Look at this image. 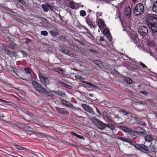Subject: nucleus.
<instances>
[{
    "label": "nucleus",
    "instance_id": "28",
    "mask_svg": "<svg viewBox=\"0 0 157 157\" xmlns=\"http://www.w3.org/2000/svg\"><path fill=\"white\" fill-rule=\"evenodd\" d=\"M42 7L44 10L45 12L48 11V4L47 5L43 4L42 5Z\"/></svg>",
    "mask_w": 157,
    "mask_h": 157
},
{
    "label": "nucleus",
    "instance_id": "56",
    "mask_svg": "<svg viewBox=\"0 0 157 157\" xmlns=\"http://www.w3.org/2000/svg\"><path fill=\"white\" fill-rule=\"evenodd\" d=\"M76 137H77L78 138L80 139H83V137L82 136H81V135H78Z\"/></svg>",
    "mask_w": 157,
    "mask_h": 157
},
{
    "label": "nucleus",
    "instance_id": "53",
    "mask_svg": "<svg viewBox=\"0 0 157 157\" xmlns=\"http://www.w3.org/2000/svg\"><path fill=\"white\" fill-rule=\"evenodd\" d=\"M52 92H54L56 94L58 95H59L61 93L59 91H53Z\"/></svg>",
    "mask_w": 157,
    "mask_h": 157
},
{
    "label": "nucleus",
    "instance_id": "40",
    "mask_svg": "<svg viewBox=\"0 0 157 157\" xmlns=\"http://www.w3.org/2000/svg\"><path fill=\"white\" fill-rule=\"evenodd\" d=\"M106 118L107 120L110 123L112 122L113 123V121L111 117L109 116H107L106 117Z\"/></svg>",
    "mask_w": 157,
    "mask_h": 157
},
{
    "label": "nucleus",
    "instance_id": "25",
    "mask_svg": "<svg viewBox=\"0 0 157 157\" xmlns=\"http://www.w3.org/2000/svg\"><path fill=\"white\" fill-rule=\"evenodd\" d=\"M107 127L112 130H114L115 128L113 124H105V129Z\"/></svg>",
    "mask_w": 157,
    "mask_h": 157
},
{
    "label": "nucleus",
    "instance_id": "14",
    "mask_svg": "<svg viewBox=\"0 0 157 157\" xmlns=\"http://www.w3.org/2000/svg\"><path fill=\"white\" fill-rule=\"evenodd\" d=\"M62 104L64 106L71 107H73V105L69 101H67L64 99H61L60 100Z\"/></svg>",
    "mask_w": 157,
    "mask_h": 157
},
{
    "label": "nucleus",
    "instance_id": "18",
    "mask_svg": "<svg viewBox=\"0 0 157 157\" xmlns=\"http://www.w3.org/2000/svg\"><path fill=\"white\" fill-rule=\"evenodd\" d=\"M105 123L100 121L96 126L99 129L103 130L105 129Z\"/></svg>",
    "mask_w": 157,
    "mask_h": 157
},
{
    "label": "nucleus",
    "instance_id": "50",
    "mask_svg": "<svg viewBox=\"0 0 157 157\" xmlns=\"http://www.w3.org/2000/svg\"><path fill=\"white\" fill-rule=\"evenodd\" d=\"M101 16V13H97V20H102L101 18H98L99 17Z\"/></svg>",
    "mask_w": 157,
    "mask_h": 157
},
{
    "label": "nucleus",
    "instance_id": "41",
    "mask_svg": "<svg viewBox=\"0 0 157 157\" xmlns=\"http://www.w3.org/2000/svg\"><path fill=\"white\" fill-rule=\"evenodd\" d=\"M50 9L51 11H54L55 9V6L54 5H50L48 4V9Z\"/></svg>",
    "mask_w": 157,
    "mask_h": 157
},
{
    "label": "nucleus",
    "instance_id": "46",
    "mask_svg": "<svg viewBox=\"0 0 157 157\" xmlns=\"http://www.w3.org/2000/svg\"><path fill=\"white\" fill-rule=\"evenodd\" d=\"M20 51L22 54L23 57H26L27 56V54L26 52L23 50H20Z\"/></svg>",
    "mask_w": 157,
    "mask_h": 157
},
{
    "label": "nucleus",
    "instance_id": "63",
    "mask_svg": "<svg viewBox=\"0 0 157 157\" xmlns=\"http://www.w3.org/2000/svg\"><path fill=\"white\" fill-rule=\"evenodd\" d=\"M8 47L11 49H13L14 48L13 46L11 45V44H9L8 45Z\"/></svg>",
    "mask_w": 157,
    "mask_h": 157
},
{
    "label": "nucleus",
    "instance_id": "51",
    "mask_svg": "<svg viewBox=\"0 0 157 157\" xmlns=\"http://www.w3.org/2000/svg\"><path fill=\"white\" fill-rule=\"evenodd\" d=\"M140 65L143 68H147V67L143 63L141 62H140Z\"/></svg>",
    "mask_w": 157,
    "mask_h": 157
},
{
    "label": "nucleus",
    "instance_id": "24",
    "mask_svg": "<svg viewBox=\"0 0 157 157\" xmlns=\"http://www.w3.org/2000/svg\"><path fill=\"white\" fill-rule=\"evenodd\" d=\"M145 139L146 141L147 142L152 141V137L151 135H148L145 136Z\"/></svg>",
    "mask_w": 157,
    "mask_h": 157
},
{
    "label": "nucleus",
    "instance_id": "34",
    "mask_svg": "<svg viewBox=\"0 0 157 157\" xmlns=\"http://www.w3.org/2000/svg\"><path fill=\"white\" fill-rule=\"evenodd\" d=\"M137 120V121L136 122V123H137L141 125H146V124L145 122L140 121L139 119Z\"/></svg>",
    "mask_w": 157,
    "mask_h": 157
},
{
    "label": "nucleus",
    "instance_id": "57",
    "mask_svg": "<svg viewBox=\"0 0 157 157\" xmlns=\"http://www.w3.org/2000/svg\"><path fill=\"white\" fill-rule=\"evenodd\" d=\"M100 41H104V37L103 36H101L100 37L99 39Z\"/></svg>",
    "mask_w": 157,
    "mask_h": 157
},
{
    "label": "nucleus",
    "instance_id": "13",
    "mask_svg": "<svg viewBox=\"0 0 157 157\" xmlns=\"http://www.w3.org/2000/svg\"><path fill=\"white\" fill-rule=\"evenodd\" d=\"M130 37L135 44H137L139 41V39L136 33H132Z\"/></svg>",
    "mask_w": 157,
    "mask_h": 157
},
{
    "label": "nucleus",
    "instance_id": "1",
    "mask_svg": "<svg viewBox=\"0 0 157 157\" xmlns=\"http://www.w3.org/2000/svg\"><path fill=\"white\" fill-rule=\"evenodd\" d=\"M32 84L34 88L39 93L44 94L46 90L41 84L36 82H32Z\"/></svg>",
    "mask_w": 157,
    "mask_h": 157
},
{
    "label": "nucleus",
    "instance_id": "37",
    "mask_svg": "<svg viewBox=\"0 0 157 157\" xmlns=\"http://www.w3.org/2000/svg\"><path fill=\"white\" fill-rule=\"evenodd\" d=\"M126 142L128 143L129 144L132 145L133 146L135 145L133 144V141L131 140L129 138H127V140Z\"/></svg>",
    "mask_w": 157,
    "mask_h": 157
},
{
    "label": "nucleus",
    "instance_id": "36",
    "mask_svg": "<svg viewBox=\"0 0 157 157\" xmlns=\"http://www.w3.org/2000/svg\"><path fill=\"white\" fill-rule=\"evenodd\" d=\"M156 149V147L154 145H152L150 147V150L152 152H154Z\"/></svg>",
    "mask_w": 157,
    "mask_h": 157
},
{
    "label": "nucleus",
    "instance_id": "45",
    "mask_svg": "<svg viewBox=\"0 0 157 157\" xmlns=\"http://www.w3.org/2000/svg\"><path fill=\"white\" fill-rule=\"evenodd\" d=\"M94 63L96 64L98 66H100V65L102 63V62L99 60H95Z\"/></svg>",
    "mask_w": 157,
    "mask_h": 157
},
{
    "label": "nucleus",
    "instance_id": "12",
    "mask_svg": "<svg viewBox=\"0 0 157 157\" xmlns=\"http://www.w3.org/2000/svg\"><path fill=\"white\" fill-rule=\"evenodd\" d=\"M81 106L84 109L90 113L92 114H95L92 108L89 105L85 104H82Z\"/></svg>",
    "mask_w": 157,
    "mask_h": 157
},
{
    "label": "nucleus",
    "instance_id": "61",
    "mask_svg": "<svg viewBox=\"0 0 157 157\" xmlns=\"http://www.w3.org/2000/svg\"><path fill=\"white\" fill-rule=\"evenodd\" d=\"M65 95V94L64 93H61V92L60 94L59 95L62 96L63 97H64Z\"/></svg>",
    "mask_w": 157,
    "mask_h": 157
},
{
    "label": "nucleus",
    "instance_id": "30",
    "mask_svg": "<svg viewBox=\"0 0 157 157\" xmlns=\"http://www.w3.org/2000/svg\"><path fill=\"white\" fill-rule=\"evenodd\" d=\"M153 10L155 12H157V1L154 4L152 7Z\"/></svg>",
    "mask_w": 157,
    "mask_h": 157
},
{
    "label": "nucleus",
    "instance_id": "17",
    "mask_svg": "<svg viewBox=\"0 0 157 157\" xmlns=\"http://www.w3.org/2000/svg\"><path fill=\"white\" fill-rule=\"evenodd\" d=\"M136 129L137 130L136 132L138 134H142L144 135H146V134L147 132L144 129L140 127H137Z\"/></svg>",
    "mask_w": 157,
    "mask_h": 157
},
{
    "label": "nucleus",
    "instance_id": "64",
    "mask_svg": "<svg viewBox=\"0 0 157 157\" xmlns=\"http://www.w3.org/2000/svg\"><path fill=\"white\" fill-rule=\"evenodd\" d=\"M39 135L42 136H44L45 135L44 133L41 132H40L39 133Z\"/></svg>",
    "mask_w": 157,
    "mask_h": 157
},
{
    "label": "nucleus",
    "instance_id": "33",
    "mask_svg": "<svg viewBox=\"0 0 157 157\" xmlns=\"http://www.w3.org/2000/svg\"><path fill=\"white\" fill-rule=\"evenodd\" d=\"M117 139L126 142L127 140V138H126V137L121 136L117 137Z\"/></svg>",
    "mask_w": 157,
    "mask_h": 157
},
{
    "label": "nucleus",
    "instance_id": "43",
    "mask_svg": "<svg viewBox=\"0 0 157 157\" xmlns=\"http://www.w3.org/2000/svg\"><path fill=\"white\" fill-rule=\"evenodd\" d=\"M80 14L81 16L83 17L86 14V12L83 10H81L80 11Z\"/></svg>",
    "mask_w": 157,
    "mask_h": 157
},
{
    "label": "nucleus",
    "instance_id": "62",
    "mask_svg": "<svg viewBox=\"0 0 157 157\" xmlns=\"http://www.w3.org/2000/svg\"><path fill=\"white\" fill-rule=\"evenodd\" d=\"M139 103L140 104H142L143 105L145 104V102L142 101H140L139 102Z\"/></svg>",
    "mask_w": 157,
    "mask_h": 157
},
{
    "label": "nucleus",
    "instance_id": "29",
    "mask_svg": "<svg viewBox=\"0 0 157 157\" xmlns=\"http://www.w3.org/2000/svg\"><path fill=\"white\" fill-rule=\"evenodd\" d=\"M13 145L18 150H27V149L25 148H24L22 147H21L18 145L16 144H14Z\"/></svg>",
    "mask_w": 157,
    "mask_h": 157
},
{
    "label": "nucleus",
    "instance_id": "10",
    "mask_svg": "<svg viewBox=\"0 0 157 157\" xmlns=\"http://www.w3.org/2000/svg\"><path fill=\"white\" fill-rule=\"evenodd\" d=\"M124 14L126 19L129 18L131 14V9L129 6H128L125 8Z\"/></svg>",
    "mask_w": 157,
    "mask_h": 157
},
{
    "label": "nucleus",
    "instance_id": "21",
    "mask_svg": "<svg viewBox=\"0 0 157 157\" xmlns=\"http://www.w3.org/2000/svg\"><path fill=\"white\" fill-rule=\"evenodd\" d=\"M83 83L87 85L88 86H87V87L88 88H91V87H94L95 89L98 88V87L97 86L94 85L93 84L89 82H88L84 81Z\"/></svg>",
    "mask_w": 157,
    "mask_h": 157
},
{
    "label": "nucleus",
    "instance_id": "47",
    "mask_svg": "<svg viewBox=\"0 0 157 157\" xmlns=\"http://www.w3.org/2000/svg\"><path fill=\"white\" fill-rule=\"evenodd\" d=\"M119 112H122V113H123L124 114V115H127V114H128V113L126 111H125L124 110H122V109H121V110H120L119 111Z\"/></svg>",
    "mask_w": 157,
    "mask_h": 157
},
{
    "label": "nucleus",
    "instance_id": "4",
    "mask_svg": "<svg viewBox=\"0 0 157 157\" xmlns=\"http://www.w3.org/2000/svg\"><path fill=\"white\" fill-rule=\"evenodd\" d=\"M2 51L3 53L6 54L7 55L10 56L11 57H13L14 56H16L17 55V53L15 51H13V52L8 49L7 46L5 45H3L2 46Z\"/></svg>",
    "mask_w": 157,
    "mask_h": 157
},
{
    "label": "nucleus",
    "instance_id": "20",
    "mask_svg": "<svg viewBox=\"0 0 157 157\" xmlns=\"http://www.w3.org/2000/svg\"><path fill=\"white\" fill-rule=\"evenodd\" d=\"M121 22L124 27L129 26V20H121Z\"/></svg>",
    "mask_w": 157,
    "mask_h": 157
},
{
    "label": "nucleus",
    "instance_id": "44",
    "mask_svg": "<svg viewBox=\"0 0 157 157\" xmlns=\"http://www.w3.org/2000/svg\"><path fill=\"white\" fill-rule=\"evenodd\" d=\"M41 34L44 36H46L48 35V33L46 31H42L41 32Z\"/></svg>",
    "mask_w": 157,
    "mask_h": 157
},
{
    "label": "nucleus",
    "instance_id": "42",
    "mask_svg": "<svg viewBox=\"0 0 157 157\" xmlns=\"http://www.w3.org/2000/svg\"><path fill=\"white\" fill-rule=\"evenodd\" d=\"M75 78L76 79H81V80L83 79V78L82 76L80 75H76L75 76Z\"/></svg>",
    "mask_w": 157,
    "mask_h": 157
},
{
    "label": "nucleus",
    "instance_id": "22",
    "mask_svg": "<svg viewBox=\"0 0 157 157\" xmlns=\"http://www.w3.org/2000/svg\"><path fill=\"white\" fill-rule=\"evenodd\" d=\"M21 128V129L29 132H31L32 130V128L27 126L23 125Z\"/></svg>",
    "mask_w": 157,
    "mask_h": 157
},
{
    "label": "nucleus",
    "instance_id": "48",
    "mask_svg": "<svg viewBox=\"0 0 157 157\" xmlns=\"http://www.w3.org/2000/svg\"><path fill=\"white\" fill-rule=\"evenodd\" d=\"M51 34L54 37L56 36H57V33L56 32L54 31H50Z\"/></svg>",
    "mask_w": 157,
    "mask_h": 157
},
{
    "label": "nucleus",
    "instance_id": "16",
    "mask_svg": "<svg viewBox=\"0 0 157 157\" xmlns=\"http://www.w3.org/2000/svg\"><path fill=\"white\" fill-rule=\"evenodd\" d=\"M103 33L110 41L112 40V37L110 34L109 31L107 29L104 30L103 31Z\"/></svg>",
    "mask_w": 157,
    "mask_h": 157
},
{
    "label": "nucleus",
    "instance_id": "35",
    "mask_svg": "<svg viewBox=\"0 0 157 157\" xmlns=\"http://www.w3.org/2000/svg\"><path fill=\"white\" fill-rule=\"evenodd\" d=\"M24 40H25V43L26 44H29L32 42V40L29 38H25Z\"/></svg>",
    "mask_w": 157,
    "mask_h": 157
},
{
    "label": "nucleus",
    "instance_id": "23",
    "mask_svg": "<svg viewBox=\"0 0 157 157\" xmlns=\"http://www.w3.org/2000/svg\"><path fill=\"white\" fill-rule=\"evenodd\" d=\"M70 48L73 50L75 52L78 50L79 48L78 46L76 45L71 44L70 46Z\"/></svg>",
    "mask_w": 157,
    "mask_h": 157
},
{
    "label": "nucleus",
    "instance_id": "9",
    "mask_svg": "<svg viewBox=\"0 0 157 157\" xmlns=\"http://www.w3.org/2000/svg\"><path fill=\"white\" fill-rule=\"evenodd\" d=\"M57 113L62 115H68L69 113L66 109L62 108H60L57 107H55Z\"/></svg>",
    "mask_w": 157,
    "mask_h": 157
},
{
    "label": "nucleus",
    "instance_id": "38",
    "mask_svg": "<svg viewBox=\"0 0 157 157\" xmlns=\"http://www.w3.org/2000/svg\"><path fill=\"white\" fill-rule=\"evenodd\" d=\"M60 51L64 54H66V55H69V52H70V51H68L67 50L61 49V50Z\"/></svg>",
    "mask_w": 157,
    "mask_h": 157
},
{
    "label": "nucleus",
    "instance_id": "59",
    "mask_svg": "<svg viewBox=\"0 0 157 157\" xmlns=\"http://www.w3.org/2000/svg\"><path fill=\"white\" fill-rule=\"evenodd\" d=\"M58 73H59L60 74H63V70L60 68L59 70V71Z\"/></svg>",
    "mask_w": 157,
    "mask_h": 157
},
{
    "label": "nucleus",
    "instance_id": "52",
    "mask_svg": "<svg viewBox=\"0 0 157 157\" xmlns=\"http://www.w3.org/2000/svg\"><path fill=\"white\" fill-rule=\"evenodd\" d=\"M95 108L96 112L98 113L99 114V115H101V114L100 112V111L98 109L97 107H95Z\"/></svg>",
    "mask_w": 157,
    "mask_h": 157
},
{
    "label": "nucleus",
    "instance_id": "26",
    "mask_svg": "<svg viewBox=\"0 0 157 157\" xmlns=\"http://www.w3.org/2000/svg\"><path fill=\"white\" fill-rule=\"evenodd\" d=\"M92 122L96 125H97V124L98 123L99 121H100L97 118H94V117H92L91 119Z\"/></svg>",
    "mask_w": 157,
    "mask_h": 157
},
{
    "label": "nucleus",
    "instance_id": "49",
    "mask_svg": "<svg viewBox=\"0 0 157 157\" xmlns=\"http://www.w3.org/2000/svg\"><path fill=\"white\" fill-rule=\"evenodd\" d=\"M140 94H144V95L146 96H147V92L145 91H140Z\"/></svg>",
    "mask_w": 157,
    "mask_h": 157
},
{
    "label": "nucleus",
    "instance_id": "8",
    "mask_svg": "<svg viewBox=\"0 0 157 157\" xmlns=\"http://www.w3.org/2000/svg\"><path fill=\"white\" fill-rule=\"evenodd\" d=\"M139 33L143 36H146L148 33V29L145 26H141L138 29Z\"/></svg>",
    "mask_w": 157,
    "mask_h": 157
},
{
    "label": "nucleus",
    "instance_id": "27",
    "mask_svg": "<svg viewBox=\"0 0 157 157\" xmlns=\"http://www.w3.org/2000/svg\"><path fill=\"white\" fill-rule=\"evenodd\" d=\"M70 7L72 9H77V4L74 2H72L70 3Z\"/></svg>",
    "mask_w": 157,
    "mask_h": 157
},
{
    "label": "nucleus",
    "instance_id": "32",
    "mask_svg": "<svg viewBox=\"0 0 157 157\" xmlns=\"http://www.w3.org/2000/svg\"><path fill=\"white\" fill-rule=\"evenodd\" d=\"M155 16H157L153 14L149 15L148 17V20H157V18Z\"/></svg>",
    "mask_w": 157,
    "mask_h": 157
},
{
    "label": "nucleus",
    "instance_id": "58",
    "mask_svg": "<svg viewBox=\"0 0 157 157\" xmlns=\"http://www.w3.org/2000/svg\"><path fill=\"white\" fill-rule=\"evenodd\" d=\"M71 135L73 136H75L76 137H77V135H78V134L73 132H71Z\"/></svg>",
    "mask_w": 157,
    "mask_h": 157
},
{
    "label": "nucleus",
    "instance_id": "31",
    "mask_svg": "<svg viewBox=\"0 0 157 157\" xmlns=\"http://www.w3.org/2000/svg\"><path fill=\"white\" fill-rule=\"evenodd\" d=\"M124 80L125 82L128 83H131L132 82V80L128 77H124Z\"/></svg>",
    "mask_w": 157,
    "mask_h": 157
},
{
    "label": "nucleus",
    "instance_id": "39",
    "mask_svg": "<svg viewBox=\"0 0 157 157\" xmlns=\"http://www.w3.org/2000/svg\"><path fill=\"white\" fill-rule=\"evenodd\" d=\"M24 71L28 74H31V70L29 68H25Z\"/></svg>",
    "mask_w": 157,
    "mask_h": 157
},
{
    "label": "nucleus",
    "instance_id": "5",
    "mask_svg": "<svg viewBox=\"0 0 157 157\" xmlns=\"http://www.w3.org/2000/svg\"><path fill=\"white\" fill-rule=\"evenodd\" d=\"M38 76L41 82L44 86H46L49 83L48 78L45 76V75L40 72H38Z\"/></svg>",
    "mask_w": 157,
    "mask_h": 157
},
{
    "label": "nucleus",
    "instance_id": "54",
    "mask_svg": "<svg viewBox=\"0 0 157 157\" xmlns=\"http://www.w3.org/2000/svg\"><path fill=\"white\" fill-rule=\"evenodd\" d=\"M116 16L117 17H116V18L117 19L118 18H119V19H120V13L119 12H118L116 14Z\"/></svg>",
    "mask_w": 157,
    "mask_h": 157
},
{
    "label": "nucleus",
    "instance_id": "2",
    "mask_svg": "<svg viewBox=\"0 0 157 157\" xmlns=\"http://www.w3.org/2000/svg\"><path fill=\"white\" fill-rule=\"evenodd\" d=\"M146 23L151 30L153 34L157 32V20H147Z\"/></svg>",
    "mask_w": 157,
    "mask_h": 157
},
{
    "label": "nucleus",
    "instance_id": "6",
    "mask_svg": "<svg viewBox=\"0 0 157 157\" xmlns=\"http://www.w3.org/2000/svg\"><path fill=\"white\" fill-rule=\"evenodd\" d=\"M119 128L124 132L128 133L130 135L132 136H136V131H135L127 127L121 126L119 127Z\"/></svg>",
    "mask_w": 157,
    "mask_h": 157
},
{
    "label": "nucleus",
    "instance_id": "11",
    "mask_svg": "<svg viewBox=\"0 0 157 157\" xmlns=\"http://www.w3.org/2000/svg\"><path fill=\"white\" fill-rule=\"evenodd\" d=\"M58 21V20H52V22L51 24H50V22H48V20H44V22L46 24L45 26L49 28H52V26L54 27L55 25H56L55 23L60 24V22H59L60 21L59 20V21Z\"/></svg>",
    "mask_w": 157,
    "mask_h": 157
},
{
    "label": "nucleus",
    "instance_id": "60",
    "mask_svg": "<svg viewBox=\"0 0 157 157\" xmlns=\"http://www.w3.org/2000/svg\"><path fill=\"white\" fill-rule=\"evenodd\" d=\"M89 51L90 52H92L93 53H95L96 52L95 50L92 49H90Z\"/></svg>",
    "mask_w": 157,
    "mask_h": 157
},
{
    "label": "nucleus",
    "instance_id": "15",
    "mask_svg": "<svg viewBox=\"0 0 157 157\" xmlns=\"http://www.w3.org/2000/svg\"><path fill=\"white\" fill-rule=\"evenodd\" d=\"M97 23L99 28L101 30L106 27V25L103 20H98Z\"/></svg>",
    "mask_w": 157,
    "mask_h": 157
},
{
    "label": "nucleus",
    "instance_id": "3",
    "mask_svg": "<svg viewBox=\"0 0 157 157\" xmlns=\"http://www.w3.org/2000/svg\"><path fill=\"white\" fill-rule=\"evenodd\" d=\"M144 10V6L142 3H139L137 4L134 10V15L137 16L142 14Z\"/></svg>",
    "mask_w": 157,
    "mask_h": 157
},
{
    "label": "nucleus",
    "instance_id": "55",
    "mask_svg": "<svg viewBox=\"0 0 157 157\" xmlns=\"http://www.w3.org/2000/svg\"><path fill=\"white\" fill-rule=\"evenodd\" d=\"M60 69V68H59L55 67L53 68V70L55 71L58 72L59 71V70Z\"/></svg>",
    "mask_w": 157,
    "mask_h": 157
},
{
    "label": "nucleus",
    "instance_id": "7",
    "mask_svg": "<svg viewBox=\"0 0 157 157\" xmlns=\"http://www.w3.org/2000/svg\"><path fill=\"white\" fill-rule=\"evenodd\" d=\"M134 147L140 151H149L148 147L144 144H137L134 146Z\"/></svg>",
    "mask_w": 157,
    "mask_h": 157
},
{
    "label": "nucleus",
    "instance_id": "19",
    "mask_svg": "<svg viewBox=\"0 0 157 157\" xmlns=\"http://www.w3.org/2000/svg\"><path fill=\"white\" fill-rule=\"evenodd\" d=\"M87 24L91 28H94L96 27V25L94 22H93L91 20H86Z\"/></svg>",
    "mask_w": 157,
    "mask_h": 157
}]
</instances>
